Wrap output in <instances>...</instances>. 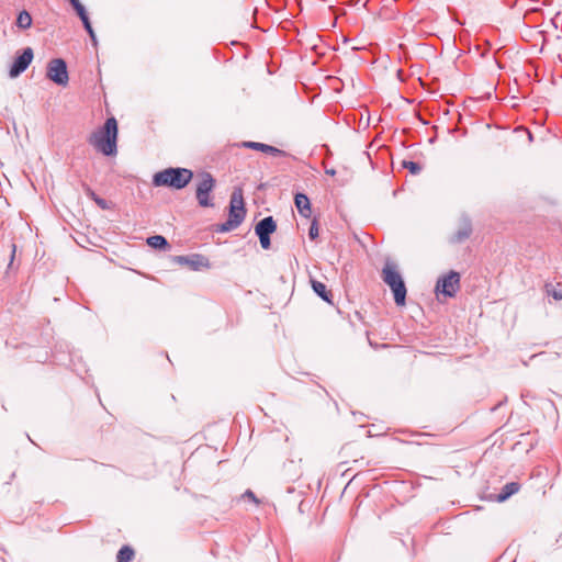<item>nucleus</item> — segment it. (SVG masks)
<instances>
[{
	"label": "nucleus",
	"instance_id": "16",
	"mask_svg": "<svg viewBox=\"0 0 562 562\" xmlns=\"http://www.w3.org/2000/svg\"><path fill=\"white\" fill-rule=\"evenodd\" d=\"M518 491V485L516 483H509L505 485L503 493L497 496L498 502H504L510 495Z\"/></svg>",
	"mask_w": 562,
	"mask_h": 562
},
{
	"label": "nucleus",
	"instance_id": "13",
	"mask_svg": "<svg viewBox=\"0 0 562 562\" xmlns=\"http://www.w3.org/2000/svg\"><path fill=\"white\" fill-rule=\"evenodd\" d=\"M16 25L22 30H27L31 27L32 16L26 10H23L19 13L16 18Z\"/></svg>",
	"mask_w": 562,
	"mask_h": 562
},
{
	"label": "nucleus",
	"instance_id": "25",
	"mask_svg": "<svg viewBox=\"0 0 562 562\" xmlns=\"http://www.w3.org/2000/svg\"><path fill=\"white\" fill-rule=\"evenodd\" d=\"M243 498H247L251 502H254L255 504H258V499L256 498V496L254 495V493L251 491H247L244 495H243Z\"/></svg>",
	"mask_w": 562,
	"mask_h": 562
},
{
	"label": "nucleus",
	"instance_id": "21",
	"mask_svg": "<svg viewBox=\"0 0 562 562\" xmlns=\"http://www.w3.org/2000/svg\"><path fill=\"white\" fill-rule=\"evenodd\" d=\"M402 165L404 168L408 169L413 175H417L422 170L419 165L414 161H403Z\"/></svg>",
	"mask_w": 562,
	"mask_h": 562
},
{
	"label": "nucleus",
	"instance_id": "20",
	"mask_svg": "<svg viewBox=\"0 0 562 562\" xmlns=\"http://www.w3.org/2000/svg\"><path fill=\"white\" fill-rule=\"evenodd\" d=\"M82 24H83L86 31L88 32V34H89L93 45L97 46V43H98L97 42V36H95V33H94V31H93V29L91 26L90 20L89 19L86 20V22H82Z\"/></svg>",
	"mask_w": 562,
	"mask_h": 562
},
{
	"label": "nucleus",
	"instance_id": "1",
	"mask_svg": "<svg viewBox=\"0 0 562 562\" xmlns=\"http://www.w3.org/2000/svg\"><path fill=\"white\" fill-rule=\"evenodd\" d=\"M117 121L110 116L90 134L88 140L95 151L113 157L117 154Z\"/></svg>",
	"mask_w": 562,
	"mask_h": 562
},
{
	"label": "nucleus",
	"instance_id": "27",
	"mask_svg": "<svg viewBox=\"0 0 562 562\" xmlns=\"http://www.w3.org/2000/svg\"><path fill=\"white\" fill-rule=\"evenodd\" d=\"M553 297L557 300H562V292H553Z\"/></svg>",
	"mask_w": 562,
	"mask_h": 562
},
{
	"label": "nucleus",
	"instance_id": "5",
	"mask_svg": "<svg viewBox=\"0 0 562 562\" xmlns=\"http://www.w3.org/2000/svg\"><path fill=\"white\" fill-rule=\"evenodd\" d=\"M215 186V181L210 173H202L198 178L196 199L201 206L210 207L213 205L210 193Z\"/></svg>",
	"mask_w": 562,
	"mask_h": 562
},
{
	"label": "nucleus",
	"instance_id": "7",
	"mask_svg": "<svg viewBox=\"0 0 562 562\" xmlns=\"http://www.w3.org/2000/svg\"><path fill=\"white\" fill-rule=\"evenodd\" d=\"M47 77L59 86H66L69 77L65 60L61 58L52 59L47 65Z\"/></svg>",
	"mask_w": 562,
	"mask_h": 562
},
{
	"label": "nucleus",
	"instance_id": "9",
	"mask_svg": "<svg viewBox=\"0 0 562 562\" xmlns=\"http://www.w3.org/2000/svg\"><path fill=\"white\" fill-rule=\"evenodd\" d=\"M276 223L271 216L261 220L255 227L257 235H270L276 231Z\"/></svg>",
	"mask_w": 562,
	"mask_h": 562
},
{
	"label": "nucleus",
	"instance_id": "11",
	"mask_svg": "<svg viewBox=\"0 0 562 562\" xmlns=\"http://www.w3.org/2000/svg\"><path fill=\"white\" fill-rule=\"evenodd\" d=\"M245 147L247 148H251V149H256V150H261L263 153H268V154H271V155H274V156H278V155H281L282 151L276 147H272V146H269V145H266V144H262V143H256V142H245L243 144Z\"/></svg>",
	"mask_w": 562,
	"mask_h": 562
},
{
	"label": "nucleus",
	"instance_id": "24",
	"mask_svg": "<svg viewBox=\"0 0 562 562\" xmlns=\"http://www.w3.org/2000/svg\"><path fill=\"white\" fill-rule=\"evenodd\" d=\"M493 98V94L491 91L486 92L484 95H480V97H475L473 98L474 101H483V100H487V101H491Z\"/></svg>",
	"mask_w": 562,
	"mask_h": 562
},
{
	"label": "nucleus",
	"instance_id": "6",
	"mask_svg": "<svg viewBox=\"0 0 562 562\" xmlns=\"http://www.w3.org/2000/svg\"><path fill=\"white\" fill-rule=\"evenodd\" d=\"M460 277L457 272L451 271L438 280L436 285V294L452 297L459 290Z\"/></svg>",
	"mask_w": 562,
	"mask_h": 562
},
{
	"label": "nucleus",
	"instance_id": "4",
	"mask_svg": "<svg viewBox=\"0 0 562 562\" xmlns=\"http://www.w3.org/2000/svg\"><path fill=\"white\" fill-rule=\"evenodd\" d=\"M245 214L243 192L240 189H236L231 196L228 220L221 226V231L227 232L239 226Z\"/></svg>",
	"mask_w": 562,
	"mask_h": 562
},
{
	"label": "nucleus",
	"instance_id": "3",
	"mask_svg": "<svg viewBox=\"0 0 562 562\" xmlns=\"http://www.w3.org/2000/svg\"><path fill=\"white\" fill-rule=\"evenodd\" d=\"M382 278L392 290L395 303L398 306L405 305L406 286L401 273L396 269V266L392 262H386L382 270Z\"/></svg>",
	"mask_w": 562,
	"mask_h": 562
},
{
	"label": "nucleus",
	"instance_id": "17",
	"mask_svg": "<svg viewBox=\"0 0 562 562\" xmlns=\"http://www.w3.org/2000/svg\"><path fill=\"white\" fill-rule=\"evenodd\" d=\"M147 244L153 248H164L167 246V240L164 236L155 235L147 239Z\"/></svg>",
	"mask_w": 562,
	"mask_h": 562
},
{
	"label": "nucleus",
	"instance_id": "15",
	"mask_svg": "<svg viewBox=\"0 0 562 562\" xmlns=\"http://www.w3.org/2000/svg\"><path fill=\"white\" fill-rule=\"evenodd\" d=\"M82 22L89 19L86 8L79 0H68Z\"/></svg>",
	"mask_w": 562,
	"mask_h": 562
},
{
	"label": "nucleus",
	"instance_id": "28",
	"mask_svg": "<svg viewBox=\"0 0 562 562\" xmlns=\"http://www.w3.org/2000/svg\"><path fill=\"white\" fill-rule=\"evenodd\" d=\"M327 173H329V175H334V173H335V171H334V170H327Z\"/></svg>",
	"mask_w": 562,
	"mask_h": 562
},
{
	"label": "nucleus",
	"instance_id": "18",
	"mask_svg": "<svg viewBox=\"0 0 562 562\" xmlns=\"http://www.w3.org/2000/svg\"><path fill=\"white\" fill-rule=\"evenodd\" d=\"M471 225L469 223H464L463 226L457 232L454 236L456 241H462L468 238L471 234Z\"/></svg>",
	"mask_w": 562,
	"mask_h": 562
},
{
	"label": "nucleus",
	"instance_id": "8",
	"mask_svg": "<svg viewBox=\"0 0 562 562\" xmlns=\"http://www.w3.org/2000/svg\"><path fill=\"white\" fill-rule=\"evenodd\" d=\"M33 56L34 54L31 47L24 48L22 54L14 59L9 71L10 77L15 78L23 71H25L29 65L31 64Z\"/></svg>",
	"mask_w": 562,
	"mask_h": 562
},
{
	"label": "nucleus",
	"instance_id": "22",
	"mask_svg": "<svg viewBox=\"0 0 562 562\" xmlns=\"http://www.w3.org/2000/svg\"><path fill=\"white\" fill-rule=\"evenodd\" d=\"M270 235H258L260 245L263 249H268L270 247Z\"/></svg>",
	"mask_w": 562,
	"mask_h": 562
},
{
	"label": "nucleus",
	"instance_id": "10",
	"mask_svg": "<svg viewBox=\"0 0 562 562\" xmlns=\"http://www.w3.org/2000/svg\"><path fill=\"white\" fill-rule=\"evenodd\" d=\"M295 206L299 210L300 214L304 217H310L311 215V203L308 198L305 194L297 193L295 195Z\"/></svg>",
	"mask_w": 562,
	"mask_h": 562
},
{
	"label": "nucleus",
	"instance_id": "26",
	"mask_svg": "<svg viewBox=\"0 0 562 562\" xmlns=\"http://www.w3.org/2000/svg\"><path fill=\"white\" fill-rule=\"evenodd\" d=\"M93 199H94L95 203H97L100 207H102V209H106V207H108L106 202H105L103 199H100V198L94 196V195H93Z\"/></svg>",
	"mask_w": 562,
	"mask_h": 562
},
{
	"label": "nucleus",
	"instance_id": "19",
	"mask_svg": "<svg viewBox=\"0 0 562 562\" xmlns=\"http://www.w3.org/2000/svg\"><path fill=\"white\" fill-rule=\"evenodd\" d=\"M134 552L128 547H124L119 551L117 562H131Z\"/></svg>",
	"mask_w": 562,
	"mask_h": 562
},
{
	"label": "nucleus",
	"instance_id": "23",
	"mask_svg": "<svg viewBox=\"0 0 562 562\" xmlns=\"http://www.w3.org/2000/svg\"><path fill=\"white\" fill-rule=\"evenodd\" d=\"M308 234L312 239H314L318 236V226H317L316 222L312 223Z\"/></svg>",
	"mask_w": 562,
	"mask_h": 562
},
{
	"label": "nucleus",
	"instance_id": "12",
	"mask_svg": "<svg viewBox=\"0 0 562 562\" xmlns=\"http://www.w3.org/2000/svg\"><path fill=\"white\" fill-rule=\"evenodd\" d=\"M176 261L180 265H188L192 267L193 269H199L202 266H206L203 261V258L194 257V258H188L183 256H179L176 258Z\"/></svg>",
	"mask_w": 562,
	"mask_h": 562
},
{
	"label": "nucleus",
	"instance_id": "14",
	"mask_svg": "<svg viewBox=\"0 0 562 562\" xmlns=\"http://www.w3.org/2000/svg\"><path fill=\"white\" fill-rule=\"evenodd\" d=\"M311 283L315 293H317L324 301L330 302L326 290V285L324 283L316 280H312Z\"/></svg>",
	"mask_w": 562,
	"mask_h": 562
},
{
	"label": "nucleus",
	"instance_id": "2",
	"mask_svg": "<svg viewBox=\"0 0 562 562\" xmlns=\"http://www.w3.org/2000/svg\"><path fill=\"white\" fill-rule=\"evenodd\" d=\"M192 171L186 168H168L157 172L153 182L157 187L184 188L192 179Z\"/></svg>",
	"mask_w": 562,
	"mask_h": 562
}]
</instances>
